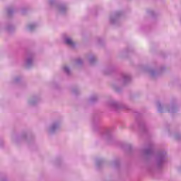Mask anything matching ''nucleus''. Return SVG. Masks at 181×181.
I'll return each instance as SVG.
<instances>
[{"mask_svg": "<svg viewBox=\"0 0 181 181\" xmlns=\"http://www.w3.org/2000/svg\"><path fill=\"white\" fill-rule=\"evenodd\" d=\"M165 162H166V152H160L156 158V168H157V169H162L163 165H165Z\"/></svg>", "mask_w": 181, "mask_h": 181, "instance_id": "nucleus-1", "label": "nucleus"}, {"mask_svg": "<svg viewBox=\"0 0 181 181\" xmlns=\"http://www.w3.org/2000/svg\"><path fill=\"white\" fill-rule=\"evenodd\" d=\"M110 107L112 108L113 110H119L120 108H125L126 110H129L128 106H124L121 104L118 103V102L112 101L109 103Z\"/></svg>", "mask_w": 181, "mask_h": 181, "instance_id": "nucleus-2", "label": "nucleus"}, {"mask_svg": "<svg viewBox=\"0 0 181 181\" xmlns=\"http://www.w3.org/2000/svg\"><path fill=\"white\" fill-rule=\"evenodd\" d=\"M144 155L146 156L153 155V144H149L147 148L144 150Z\"/></svg>", "mask_w": 181, "mask_h": 181, "instance_id": "nucleus-3", "label": "nucleus"}, {"mask_svg": "<svg viewBox=\"0 0 181 181\" xmlns=\"http://www.w3.org/2000/svg\"><path fill=\"white\" fill-rule=\"evenodd\" d=\"M122 81L124 84V86H125L126 84H128V83H129L131 81V76H129V74H122Z\"/></svg>", "mask_w": 181, "mask_h": 181, "instance_id": "nucleus-4", "label": "nucleus"}, {"mask_svg": "<svg viewBox=\"0 0 181 181\" xmlns=\"http://www.w3.org/2000/svg\"><path fill=\"white\" fill-rule=\"evenodd\" d=\"M59 128H60V124H59L58 122L53 123L49 128V134H53L54 132H56V131H57Z\"/></svg>", "mask_w": 181, "mask_h": 181, "instance_id": "nucleus-5", "label": "nucleus"}, {"mask_svg": "<svg viewBox=\"0 0 181 181\" xmlns=\"http://www.w3.org/2000/svg\"><path fill=\"white\" fill-rule=\"evenodd\" d=\"M64 42L66 45H68V46H70L71 47H75L76 46V44L74 43V42H73L71 38L66 37L64 39Z\"/></svg>", "mask_w": 181, "mask_h": 181, "instance_id": "nucleus-6", "label": "nucleus"}, {"mask_svg": "<svg viewBox=\"0 0 181 181\" xmlns=\"http://www.w3.org/2000/svg\"><path fill=\"white\" fill-rule=\"evenodd\" d=\"M33 64V57H29L25 62V66L27 69H29L30 67H32V65Z\"/></svg>", "mask_w": 181, "mask_h": 181, "instance_id": "nucleus-7", "label": "nucleus"}, {"mask_svg": "<svg viewBox=\"0 0 181 181\" xmlns=\"http://www.w3.org/2000/svg\"><path fill=\"white\" fill-rule=\"evenodd\" d=\"M166 110L168 112H170V114H173L177 111V107L175 105H172L170 107H167Z\"/></svg>", "mask_w": 181, "mask_h": 181, "instance_id": "nucleus-8", "label": "nucleus"}, {"mask_svg": "<svg viewBox=\"0 0 181 181\" xmlns=\"http://www.w3.org/2000/svg\"><path fill=\"white\" fill-rule=\"evenodd\" d=\"M121 15V12L117 11L115 13L114 17H110V23H115V21L117 20V18Z\"/></svg>", "mask_w": 181, "mask_h": 181, "instance_id": "nucleus-9", "label": "nucleus"}, {"mask_svg": "<svg viewBox=\"0 0 181 181\" xmlns=\"http://www.w3.org/2000/svg\"><path fill=\"white\" fill-rule=\"evenodd\" d=\"M67 6L66 5H64V4H61L59 6V11L61 13H66V11H67Z\"/></svg>", "mask_w": 181, "mask_h": 181, "instance_id": "nucleus-10", "label": "nucleus"}, {"mask_svg": "<svg viewBox=\"0 0 181 181\" xmlns=\"http://www.w3.org/2000/svg\"><path fill=\"white\" fill-rule=\"evenodd\" d=\"M146 71H148V73H150L151 77H155L156 76H158V74H159V72H158L153 69H147Z\"/></svg>", "mask_w": 181, "mask_h": 181, "instance_id": "nucleus-11", "label": "nucleus"}, {"mask_svg": "<svg viewBox=\"0 0 181 181\" xmlns=\"http://www.w3.org/2000/svg\"><path fill=\"white\" fill-rule=\"evenodd\" d=\"M37 25L35 23H32L28 25V30H30V32H32L33 30H35V28H37Z\"/></svg>", "mask_w": 181, "mask_h": 181, "instance_id": "nucleus-12", "label": "nucleus"}, {"mask_svg": "<svg viewBox=\"0 0 181 181\" xmlns=\"http://www.w3.org/2000/svg\"><path fill=\"white\" fill-rule=\"evenodd\" d=\"M156 105L158 107V112H165V110H163V108H162V105L160 103V102H157Z\"/></svg>", "mask_w": 181, "mask_h": 181, "instance_id": "nucleus-13", "label": "nucleus"}, {"mask_svg": "<svg viewBox=\"0 0 181 181\" xmlns=\"http://www.w3.org/2000/svg\"><path fill=\"white\" fill-rule=\"evenodd\" d=\"M63 70H64V73H66V74H67V76H70L71 72H70V68H69V66H64L63 68Z\"/></svg>", "mask_w": 181, "mask_h": 181, "instance_id": "nucleus-14", "label": "nucleus"}, {"mask_svg": "<svg viewBox=\"0 0 181 181\" xmlns=\"http://www.w3.org/2000/svg\"><path fill=\"white\" fill-rule=\"evenodd\" d=\"M89 62H90V64H94V63H95V62H97V58H95V57H94V56H92L90 57Z\"/></svg>", "mask_w": 181, "mask_h": 181, "instance_id": "nucleus-15", "label": "nucleus"}, {"mask_svg": "<svg viewBox=\"0 0 181 181\" xmlns=\"http://www.w3.org/2000/svg\"><path fill=\"white\" fill-rule=\"evenodd\" d=\"M15 12V10H13L12 8H7V13L8 16H11Z\"/></svg>", "mask_w": 181, "mask_h": 181, "instance_id": "nucleus-16", "label": "nucleus"}, {"mask_svg": "<svg viewBox=\"0 0 181 181\" xmlns=\"http://www.w3.org/2000/svg\"><path fill=\"white\" fill-rule=\"evenodd\" d=\"M97 100H98V98L97 97V95H93V96L90 97V103H95V101H97Z\"/></svg>", "mask_w": 181, "mask_h": 181, "instance_id": "nucleus-17", "label": "nucleus"}, {"mask_svg": "<svg viewBox=\"0 0 181 181\" xmlns=\"http://www.w3.org/2000/svg\"><path fill=\"white\" fill-rule=\"evenodd\" d=\"M37 101V100L33 99V100L29 101V104H30V105H35V104H36Z\"/></svg>", "mask_w": 181, "mask_h": 181, "instance_id": "nucleus-18", "label": "nucleus"}, {"mask_svg": "<svg viewBox=\"0 0 181 181\" xmlns=\"http://www.w3.org/2000/svg\"><path fill=\"white\" fill-rule=\"evenodd\" d=\"M76 63L78 66H80V64H83V60L81 59H76Z\"/></svg>", "mask_w": 181, "mask_h": 181, "instance_id": "nucleus-19", "label": "nucleus"}, {"mask_svg": "<svg viewBox=\"0 0 181 181\" xmlns=\"http://www.w3.org/2000/svg\"><path fill=\"white\" fill-rule=\"evenodd\" d=\"M139 127L141 128V129L142 131H146V126H145V124H140Z\"/></svg>", "mask_w": 181, "mask_h": 181, "instance_id": "nucleus-20", "label": "nucleus"}, {"mask_svg": "<svg viewBox=\"0 0 181 181\" xmlns=\"http://www.w3.org/2000/svg\"><path fill=\"white\" fill-rule=\"evenodd\" d=\"M101 163H103V160H96V165L98 167L100 166V165H101Z\"/></svg>", "mask_w": 181, "mask_h": 181, "instance_id": "nucleus-21", "label": "nucleus"}, {"mask_svg": "<svg viewBox=\"0 0 181 181\" xmlns=\"http://www.w3.org/2000/svg\"><path fill=\"white\" fill-rule=\"evenodd\" d=\"M111 71H112V69H107L105 71V74H110V73H111Z\"/></svg>", "mask_w": 181, "mask_h": 181, "instance_id": "nucleus-22", "label": "nucleus"}, {"mask_svg": "<svg viewBox=\"0 0 181 181\" xmlns=\"http://www.w3.org/2000/svg\"><path fill=\"white\" fill-rule=\"evenodd\" d=\"M18 81H21V78L20 77H17L15 78V82L18 83Z\"/></svg>", "mask_w": 181, "mask_h": 181, "instance_id": "nucleus-23", "label": "nucleus"}, {"mask_svg": "<svg viewBox=\"0 0 181 181\" xmlns=\"http://www.w3.org/2000/svg\"><path fill=\"white\" fill-rule=\"evenodd\" d=\"M56 0H49V5H53Z\"/></svg>", "mask_w": 181, "mask_h": 181, "instance_id": "nucleus-24", "label": "nucleus"}, {"mask_svg": "<svg viewBox=\"0 0 181 181\" xmlns=\"http://www.w3.org/2000/svg\"><path fill=\"white\" fill-rule=\"evenodd\" d=\"M176 139H180V135H175Z\"/></svg>", "mask_w": 181, "mask_h": 181, "instance_id": "nucleus-25", "label": "nucleus"}, {"mask_svg": "<svg viewBox=\"0 0 181 181\" xmlns=\"http://www.w3.org/2000/svg\"><path fill=\"white\" fill-rule=\"evenodd\" d=\"M72 91H73L74 94H77V91L75 89H74Z\"/></svg>", "mask_w": 181, "mask_h": 181, "instance_id": "nucleus-26", "label": "nucleus"}, {"mask_svg": "<svg viewBox=\"0 0 181 181\" xmlns=\"http://www.w3.org/2000/svg\"><path fill=\"white\" fill-rule=\"evenodd\" d=\"M21 13H25V10L24 9L21 10Z\"/></svg>", "mask_w": 181, "mask_h": 181, "instance_id": "nucleus-27", "label": "nucleus"}, {"mask_svg": "<svg viewBox=\"0 0 181 181\" xmlns=\"http://www.w3.org/2000/svg\"><path fill=\"white\" fill-rule=\"evenodd\" d=\"M7 30H8V32H9V30H11V28H10V27H8V28H7Z\"/></svg>", "mask_w": 181, "mask_h": 181, "instance_id": "nucleus-28", "label": "nucleus"}, {"mask_svg": "<svg viewBox=\"0 0 181 181\" xmlns=\"http://www.w3.org/2000/svg\"><path fill=\"white\" fill-rule=\"evenodd\" d=\"M108 135H110V133L107 132L106 136H108Z\"/></svg>", "mask_w": 181, "mask_h": 181, "instance_id": "nucleus-29", "label": "nucleus"}, {"mask_svg": "<svg viewBox=\"0 0 181 181\" xmlns=\"http://www.w3.org/2000/svg\"><path fill=\"white\" fill-rule=\"evenodd\" d=\"M2 181H6V180H3Z\"/></svg>", "mask_w": 181, "mask_h": 181, "instance_id": "nucleus-30", "label": "nucleus"}]
</instances>
